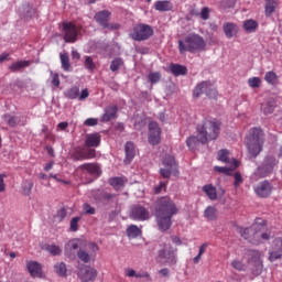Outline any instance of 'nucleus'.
I'll return each mask as SVG.
<instances>
[{"instance_id":"13","label":"nucleus","mask_w":282,"mask_h":282,"mask_svg":"<svg viewBox=\"0 0 282 282\" xmlns=\"http://www.w3.org/2000/svg\"><path fill=\"white\" fill-rule=\"evenodd\" d=\"M250 260L248 262L249 268L251 269L252 274L259 276L263 270V261L261 260V252L251 251L249 253Z\"/></svg>"},{"instance_id":"31","label":"nucleus","mask_w":282,"mask_h":282,"mask_svg":"<svg viewBox=\"0 0 282 282\" xmlns=\"http://www.w3.org/2000/svg\"><path fill=\"white\" fill-rule=\"evenodd\" d=\"M116 113H118V107L110 106L106 108L105 113L101 117L102 122H109V120H113V118H116Z\"/></svg>"},{"instance_id":"57","label":"nucleus","mask_w":282,"mask_h":282,"mask_svg":"<svg viewBox=\"0 0 282 282\" xmlns=\"http://www.w3.org/2000/svg\"><path fill=\"white\" fill-rule=\"evenodd\" d=\"M234 177H235V183H234L235 187L239 188V186H241V184L243 183V178L241 177L240 173H235Z\"/></svg>"},{"instance_id":"19","label":"nucleus","mask_w":282,"mask_h":282,"mask_svg":"<svg viewBox=\"0 0 282 282\" xmlns=\"http://www.w3.org/2000/svg\"><path fill=\"white\" fill-rule=\"evenodd\" d=\"M203 191L212 202H215V199H221L226 193L223 188L217 191V188L210 184L203 186Z\"/></svg>"},{"instance_id":"51","label":"nucleus","mask_w":282,"mask_h":282,"mask_svg":"<svg viewBox=\"0 0 282 282\" xmlns=\"http://www.w3.org/2000/svg\"><path fill=\"white\" fill-rule=\"evenodd\" d=\"M138 272L135 271V269L132 268H126L124 269V276H127L128 279H137Z\"/></svg>"},{"instance_id":"3","label":"nucleus","mask_w":282,"mask_h":282,"mask_svg":"<svg viewBox=\"0 0 282 282\" xmlns=\"http://www.w3.org/2000/svg\"><path fill=\"white\" fill-rule=\"evenodd\" d=\"M200 144L210 140H217L219 135V122L216 119H205L202 127L197 128Z\"/></svg>"},{"instance_id":"7","label":"nucleus","mask_w":282,"mask_h":282,"mask_svg":"<svg viewBox=\"0 0 282 282\" xmlns=\"http://www.w3.org/2000/svg\"><path fill=\"white\" fill-rule=\"evenodd\" d=\"M206 94L212 100H217V97L219 96V93H217V88L215 87V84L212 82H202L197 84V86L193 90V97L199 98L202 94Z\"/></svg>"},{"instance_id":"60","label":"nucleus","mask_w":282,"mask_h":282,"mask_svg":"<svg viewBox=\"0 0 282 282\" xmlns=\"http://www.w3.org/2000/svg\"><path fill=\"white\" fill-rule=\"evenodd\" d=\"M166 182H161L159 186L154 188V193L159 195L162 191H166Z\"/></svg>"},{"instance_id":"58","label":"nucleus","mask_w":282,"mask_h":282,"mask_svg":"<svg viewBox=\"0 0 282 282\" xmlns=\"http://www.w3.org/2000/svg\"><path fill=\"white\" fill-rule=\"evenodd\" d=\"M83 210L86 215H94L96 213V209L94 207L89 206V204H84Z\"/></svg>"},{"instance_id":"9","label":"nucleus","mask_w":282,"mask_h":282,"mask_svg":"<svg viewBox=\"0 0 282 282\" xmlns=\"http://www.w3.org/2000/svg\"><path fill=\"white\" fill-rule=\"evenodd\" d=\"M100 250L98 245L95 242H87L85 249H79L77 257L84 263H90V261H96V254Z\"/></svg>"},{"instance_id":"4","label":"nucleus","mask_w":282,"mask_h":282,"mask_svg":"<svg viewBox=\"0 0 282 282\" xmlns=\"http://www.w3.org/2000/svg\"><path fill=\"white\" fill-rule=\"evenodd\" d=\"M178 50L181 54L185 52H204L206 50V41L198 34H189L184 40L178 41Z\"/></svg>"},{"instance_id":"27","label":"nucleus","mask_w":282,"mask_h":282,"mask_svg":"<svg viewBox=\"0 0 282 282\" xmlns=\"http://www.w3.org/2000/svg\"><path fill=\"white\" fill-rule=\"evenodd\" d=\"M100 133H89L86 135L85 144L86 147H100Z\"/></svg>"},{"instance_id":"6","label":"nucleus","mask_w":282,"mask_h":282,"mask_svg":"<svg viewBox=\"0 0 282 282\" xmlns=\"http://www.w3.org/2000/svg\"><path fill=\"white\" fill-rule=\"evenodd\" d=\"M217 160L219 162H224L226 166H215L214 171L217 173H224L225 175H231L235 169H239V161L235 160V158L230 156V152L228 150H220L217 154Z\"/></svg>"},{"instance_id":"52","label":"nucleus","mask_w":282,"mask_h":282,"mask_svg":"<svg viewBox=\"0 0 282 282\" xmlns=\"http://www.w3.org/2000/svg\"><path fill=\"white\" fill-rule=\"evenodd\" d=\"M210 17V9H208L207 7H204L200 11V19H203V21H208Z\"/></svg>"},{"instance_id":"2","label":"nucleus","mask_w":282,"mask_h":282,"mask_svg":"<svg viewBox=\"0 0 282 282\" xmlns=\"http://www.w3.org/2000/svg\"><path fill=\"white\" fill-rule=\"evenodd\" d=\"M241 237L257 246L262 241H268L270 239V234L265 231V225L256 223L250 228L240 230Z\"/></svg>"},{"instance_id":"35","label":"nucleus","mask_w":282,"mask_h":282,"mask_svg":"<svg viewBox=\"0 0 282 282\" xmlns=\"http://www.w3.org/2000/svg\"><path fill=\"white\" fill-rule=\"evenodd\" d=\"M126 182H127V178H124V177H113V178H110L109 184L116 191H120V188H122V186H124Z\"/></svg>"},{"instance_id":"12","label":"nucleus","mask_w":282,"mask_h":282,"mask_svg":"<svg viewBox=\"0 0 282 282\" xmlns=\"http://www.w3.org/2000/svg\"><path fill=\"white\" fill-rule=\"evenodd\" d=\"M133 41H147L153 36V29L147 24H138L130 34Z\"/></svg>"},{"instance_id":"48","label":"nucleus","mask_w":282,"mask_h":282,"mask_svg":"<svg viewBox=\"0 0 282 282\" xmlns=\"http://www.w3.org/2000/svg\"><path fill=\"white\" fill-rule=\"evenodd\" d=\"M248 85L252 89H257L258 87H261V78L259 77H251L248 79Z\"/></svg>"},{"instance_id":"8","label":"nucleus","mask_w":282,"mask_h":282,"mask_svg":"<svg viewBox=\"0 0 282 282\" xmlns=\"http://www.w3.org/2000/svg\"><path fill=\"white\" fill-rule=\"evenodd\" d=\"M276 164L278 162L274 155L267 156L262 165L259 166L258 170L253 173V180H257V177H268V175L274 171Z\"/></svg>"},{"instance_id":"43","label":"nucleus","mask_w":282,"mask_h":282,"mask_svg":"<svg viewBox=\"0 0 282 282\" xmlns=\"http://www.w3.org/2000/svg\"><path fill=\"white\" fill-rule=\"evenodd\" d=\"M202 143V141H199V131L197 130V137L193 135V137H189L187 140H186V144L188 147V149H195V147H197V144Z\"/></svg>"},{"instance_id":"45","label":"nucleus","mask_w":282,"mask_h":282,"mask_svg":"<svg viewBox=\"0 0 282 282\" xmlns=\"http://www.w3.org/2000/svg\"><path fill=\"white\" fill-rule=\"evenodd\" d=\"M34 187V183L31 181H24L22 184V194L30 196L32 195V188Z\"/></svg>"},{"instance_id":"26","label":"nucleus","mask_w":282,"mask_h":282,"mask_svg":"<svg viewBox=\"0 0 282 282\" xmlns=\"http://www.w3.org/2000/svg\"><path fill=\"white\" fill-rule=\"evenodd\" d=\"M223 30L227 39H232V36H237L239 32V26L232 22H227L224 24Z\"/></svg>"},{"instance_id":"49","label":"nucleus","mask_w":282,"mask_h":282,"mask_svg":"<svg viewBox=\"0 0 282 282\" xmlns=\"http://www.w3.org/2000/svg\"><path fill=\"white\" fill-rule=\"evenodd\" d=\"M120 67H122V59L121 58L113 59L110 65L111 72H118Z\"/></svg>"},{"instance_id":"37","label":"nucleus","mask_w":282,"mask_h":282,"mask_svg":"<svg viewBox=\"0 0 282 282\" xmlns=\"http://www.w3.org/2000/svg\"><path fill=\"white\" fill-rule=\"evenodd\" d=\"M54 272H56L58 276H67V265L64 262H57L54 265Z\"/></svg>"},{"instance_id":"56","label":"nucleus","mask_w":282,"mask_h":282,"mask_svg":"<svg viewBox=\"0 0 282 282\" xmlns=\"http://www.w3.org/2000/svg\"><path fill=\"white\" fill-rule=\"evenodd\" d=\"M51 77H52V85H54V87H58L61 85V79L58 78V74L51 72Z\"/></svg>"},{"instance_id":"42","label":"nucleus","mask_w":282,"mask_h":282,"mask_svg":"<svg viewBox=\"0 0 282 282\" xmlns=\"http://www.w3.org/2000/svg\"><path fill=\"white\" fill-rule=\"evenodd\" d=\"M264 80H267L269 85H276V83H279V76L276 73L270 70L264 75Z\"/></svg>"},{"instance_id":"55","label":"nucleus","mask_w":282,"mask_h":282,"mask_svg":"<svg viewBox=\"0 0 282 282\" xmlns=\"http://www.w3.org/2000/svg\"><path fill=\"white\" fill-rule=\"evenodd\" d=\"M8 177V174H0V193H6V178Z\"/></svg>"},{"instance_id":"21","label":"nucleus","mask_w":282,"mask_h":282,"mask_svg":"<svg viewBox=\"0 0 282 282\" xmlns=\"http://www.w3.org/2000/svg\"><path fill=\"white\" fill-rule=\"evenodd\" d=\"M273 186L270 182L263 181L256 188L254 192L258 197H270L272 195Z\"/></svg>"},{"instance_id":"20","label":"nucleus","mask_w":282,"mask_h":282,"mask_svg":"<svg viewBox=\"0 0 282 282\" xmlns=\"http://www.w3.org/2000/svg\"><path fill=\"white\" fill-rule=\"evenodd\" d=\"M109 17H111V13L109 11H100L95 14V20L99 25H102V28H110L111 30H118V24L109 25Z\"/></svg>"},{"instance_id":"62","label":"nucleus","mask_w":282,"mask_h":282,"mask_svg":"<svg viewBox=\"0 0 282 282\" xmlns=\"http://www.w3.org/2000/svg\"><path fill=\"white\" fill-rule=\"evenodd\" d=\"M137 279H151V275L147 271L137 272Z\"/></svg>"},{"instance_id":"23","label":"nucleus","mask_w":282,"mask_h":282,"mask_svg":"<svg viewBox=\"0 0 282 282\" xmlns=\"http://www.w3.org/2000/svg\"><path fill=\"white\" fill-rule=\"evenodd\" d=\"M84 175H93V177H98L100 175V167L94 163H86L79 166Z\"/></svg>"},{"instance_id":"53","label":"nucleus","mask_w":282,"mask_h":282,"mask_svg":"<svg viewBox=\"0 0 282 282\" xmlns=\"http://www.w3.org/2000/svg\"><path fill=\"white\" fill-rule=\"evenodd\" d=\"M78 221H80V217H74L70 220V230H72V232H76V230H78Z\"/></svg>"},{"instance_id":"17","label":"nucleus","mask_w":282,"mask_h":282,"mask_svg":"<svg viewBox=\"0 0 282 282\" xmlns=\"http://www.w3.org/2000/svg\"><path fill=\"white\" fill-rule=\"evenodd\" d=\"M77 275L82 282H95L96 276H98V270H96V268L85 265L84 268L79 269Z\"/></svg>"},{"instance_id":"25","label":"nucleus","mask_w":282,"mask_h":282,"mask_svg":"<svg viewBox=\"0 0 282 282\" xmlns=\"http://www.w3.org/2000/svg\"><path fill=\"white\" fill-rule=\"evenodd\" d=\"M124 151H126L124 164H131V162H133V158H135V144H133V142L131 141L127 142L124 147Z\"/></svg>"},{"instance_id":"18","label":"nucleus","mask_w":282,"mask_h":282,"mask_svg":"<svg viewBox=\"0 0 282 282\" xmlns=\"http://www.w3.org/2000/svg\"><path fill=\"white\" fill-rule=\"evenodd\" d=\"M64 41L66 43H74L78 36V29L72 22L63 23Z\"/></svg>"},{"instance_id":"15","label":"nucleus","mask_w":282,"mask_h":282,"mask_svg":"<svg viewBox=\"0 0 282 282\" xmlns=\"http://www.w3.org/2000/svg\"><path fill=\"white\" fill-rule=\"evenodd\" d=\"M162 140V129L155 121H151L149 123V134H148V141L150 144L155 147L156 144H160V141Z\"/></svg>"},{"instance_id":"63","label":"nucleus","mask_w":282,"mask_h":282,"mask_svg":"<svg viewBox=\"0 0 282 282\" xmlns=\"http://www.w3.org/2000/svg\"><path fill=\"white\" fill-rule=\"evenodd\" d=\"M50 177H53L55 182H59L61 184H69V181L62 180L56 174H51Z\"/></svg>"},{"instance_id":"34","label":"nucleus","mask_w":282,"mask_h":282,"mask_svg":"<svg viewBox=\"0 0 282 282\" xmlns=\"http://www.w3.org/2000/svg\"><path fill=\"white\" fill-rule=\"evenodd\" d=\"M42 250L50 252V254H52L53 257H57L58 254H61V252H63L61 247L56 245H44L42 246Z\"/></svg>"},{"instance_id":"47","label":"nucleus","mask_w":282,"mask_h":282,"mask_svg":"<svg viewBox=\"0 0 282 282\" xmlns=\"http://www.w3.org/2000/svg\"><path fill=\"white\" fill-rule=\"evenodd\" d=\"M3 120L9 127H17V123L19 122L17 117H12L10 115H4Z\"/></svg>"},{"instance_id":"41","label":"nucleus","mask_w":282,"mask_h":282,"mask_svg":"<svg viewBox=\"0 0 282 282\" xmlns=\"http://www.w3.org/2000/svg\"><path fill=\"white\" fill-rule=\"evenodd\" d=\"M231 268L238 270V272H243L247 270L248 264L243 263V260L236 259L231 262Z\"/></svg>"},{"instance_id":"5","label":"nucleus","mask_w":282,"mask_h":282,"mask_svg":"<svg viewBox=\"0 0 282 282\" xmlns=\"http://www.w3.org/2000/svg\"><path fill=\"white\" fill-rule=\"evenodd\" d=\"M246 144L250 155L257 158L263 148V131L259 128H252L247 135Z\"/></svg>"},{"instance_id":"61","label":"nucleus","mask_w":282,"mask_h":282,"mask_svg":"<svg viewBox=\"0 0 282 282\" xmlns=\"http://www.w3.org/2000/svg\"><path fill=\"white\" fill-rule=\"evenodd\" d=\"M78 98L79 100H85L89 98V90L87 88L83 89Z\"/></svg>"},{"instance_id":"30","label":"nucleus","mask_w":282,"mask_h":282,"mask_svg":"<svg viewBox=\"0 0 282 282\" xmlns=\"http://www.w3.org/2000/svg\"><path fill=\"white\" fill-rule=\"evenodd\" d=\"M169 70L171 72V74H173L174 76H186L188 69L186 68V66H182L180 64H171L169 66Z\"/></svg>"},{"instance_id":"39","label":"nucleus","mask_w":282,"mask_h":282,"mask_svg":"<svg viewBox=\"0 0 282 282\" xmlns=\"http://www.w3.org/2000/svg\"><path fill=\"white\" fill-rule=\"evenodd\" d=\"M276 6H279V0H267L265 4V14L270 17L274 10H276Z\"/></svg>"},{"instance_id":"29","label":"nucleus","mask_w":282,"mask_h":282,"mask_svg":"<svg viewBox=\"0 0 282 282\" xmlns=\"http://www.w3.org/2000/svg\"><path fill=\"white\" fill-rule=\"evenodd\" d=\"M154 8L159 12H169L173 10V3L169 0H159L155 2Z\"/></svg>"},{"instance_id":"38","label":"nucleus","mask_w":282,"mask_h":282,"mask_svg":"<svg viewBox=\"0 0 282 282\" xmlns=\"http://www.w3.org/2000/svg\"><path fill=\"white\" fill-rule=\"evenodd\" d=\"M30 66V61H18V62H14L10 67L9 69L11 72H19V69H23L24 67H28Z\"/></svg>"},{"instance_id":"36","label":"nucleus","mask_w":282,"mask_h":282,"mask_svg":"<svg viewBox=\"0 0 282 282\" xmlns=\"http://www.w3.org/2000/svg\"><path fill=\"white\" fill-rule=\"evenodd\" d=\"M65 96L70 100H76V98L80 96V88H78L77 86H74L65 91Z\"/></svg>"},{"instance_id":"22","label":"nucleus","mask_w":282,"mask_h":282,"mask_svg":"<svg viewBox=\"0 0 282 282\" xmlns=\"http://www.w3.org/2000/svg\"><path fill=\"white\" fill-rule=\"evenodd\" d=\"M282 258V238H276L273 241L272 250L269 252V260L276 261Z\"/></svg>"},{"instance_id":"10","label":"nucleus","mask_w":282,"mask_h":282,"mask_svg":"<svg viewBox=\"0 0 282 282\" xmlns=\"http://www.w3.org/2000/svg\"><path fill=\"white\" fill-rule=\"evenodd\" d=\"M163 167L160 169V175L165 180H169L171 175H177V163L175 158L171 154H166L162 160Z\"/></svg>"},{"instance_id":"16","label":"nucleus","mask_w":282,"mask_h":282,"mask_svg":"<svg viewBox=\"0 0 282 282\" xmlns=\"http://www.w3.org/2000/svg\"><path fill=\"white\" fill-rule=\"evenodd\" d=\"M26 270L33 279H45V272H43V264L37 261H26Z\"/></svg>"},{"instance_id":"32","label":"nucleus","mask_w":282,"mask_h":282,"mask_svg":"<svg viewBox=\"0 0 282 282\" xmlns=\"http://www.w3.org/2000/svg\"><path fill=\"white\" fill-rule=\"evenodd\" d=\"M127 235H128L129 239H135V238L140 237V235H142V229H140L135 225H130L127 228Z\"/></svg>"},{"instance_id":"50","label":"nucleus","mask_w":282,"mask_h":282,"mask_svg":"<svg viewBox=\"0 0 282 282\" xmlns=\"http://www.w3.org/2000/svg\"><path fill=\"white\" fill-rule=\"evenodd\" d=\"M148 78L152 83V85H155V83H160V78H162V75H160V73H150L148 75Z\"/></svg>"},{"instance_id":"28","label":"nucleus","mask_w":282,"mask_h":282,"mask_svg":"<svg viewBox=\"0 0 282 282\" xmlns=\"http://www.w3.org/2000/svg\"><path fill=\"white\" fill-rule=\"evenodd\" d=\"M80 246H83V242L80 240L74 239L68 241L65 246L66 256L72 259V252H74V250H78Z\"/></svg>"},{"instance_id":"14","label":"nucleus","mask_w":282,"mask_h":282,"mask_svg":"<svg viewBox=\"0 0 282 282\" xmlns=\"http://www.w3.org/2000/svg\"><path fill=\"white\" fill-rule=\"evenodd\" d=\"M130 218L134 221H147L151 219V213L142 205H133L130 209Z\"/></svg>"},{"instance_id":"40","label":"nucleus","mask_w":282,"mask_h":282,"mask_svg":"<svg viewBox=\"0 0 282 282\" xmlns=\"http://www.w3.org/2000/svg\"><path fill=\"white\" fill-rule=\"evenodd\" d=\"M205 217L209 221H214V219H217V208L209 206L205 209Z\"/></svg>"},{"instance_id":"1","label":"nucleus","mask_w":282,"mask_h":282,"mask_svg":"<svg viewBox=\"0 0 282 282\" xmlns=\"http://www.w3.org/2000/svg\"><path fill=\"white\" fill-rule=\"evenodd\" d=\"M173 215H177V207L175 206V203L169 197L160 198L158 200L155 216L158 227L161 232H166V230L171 228V219H173Z\"/></svg>"},{"instance_id":"11","label":"nucleus","mask_w":282,"mask_h":282,"mask_svg":"<svg viewBox=\"0 0 282 282\" xmlns=\"http://www.w3.org/2000/svg\"><path fill=\"white\" fill-rule=\"evenodd\" d=\"M158 259L167 265H175L177 263V249L165 245L162 250L159 251Z\"/></svg>"},{"instance_id":"44","label":"nucleus","mask_w":282,"mask_h":282,"mask_svg":"<svg viewBox=\"0 0 282 282\" xmlns=\"http://www.w3.org/2000/svg\"><path fill=\"white\" fill-rule=\"evenodd\" d=\"M257 28H259V24L254 20H247L243 23V29L246 30V32H254Z\"/></svg>"},{"instance_id":"59","label":"nucleus","mask_w":282,"mask_h":282,"mask_svg":"<svg viewBox=\"0 0 282 282\" xmlns=\"http://www.w3.org/2000/svg\"><path fill=\"white\" fill-rule=\"evenodd\" d=\"M84 124L86 127H96V124H98V119L96 118H88L85 120Z\"/></svg>"},{"instance_id":"64","label":"nucleus","mask_w":282,"mask_h":282,"mask_svg":"<svg viewBox=\"0 0 282 282\" xmlns=\"http://www.w3.org/2000/svg\"><path fill=\"white\" fill-rule=\"evenodd\" d=\"M207 248H208V243H206V242L203 243V245L199 247V251H198L199 257H202V254H204V252H206Z\"/></svg>"},{"instance_id":"24","label":"nucleus","mask_w":282,"mask_h":282,"mask_svg":"<svg viewBox=\"0 0 282 282\" xmlns=\"http://www.w3.org/2000/svg\"><path fill=\"white\" fill-rule=\"evenodd\" d=\"M96 158V150L77 149L74 153L75 160H91Z\"/></svg>"},{"instance_id":"46","label":"nucleus","mask_w":282,"mask_h":282,"mask_svg":"<svg viewBox=\"0 0 282 282\" xmlns=\"http://www.w3.org/2000/svg\"><path fill=\"white\" fill-rule=\"evenodd\" d=\"M61 63H62V67L65 72H69V56H67V54H61Z\"/></svg>"},{"instance_id":"33","label":"nucleus","mask_w":282,"mask_h":282,"mask_svg":"<svg viewBox=\"0 0 282 282\" xmlns=\"http://www.w3.org/2000/svg\"><path fill=\"white\" fill-rule=\"evenodd\" d=\"M274 107H276L274 100L264 101L261 105V111L264 113V116H270V113L274 111Z\"/></svg>"},{"instance_id":"54","label":"nucleus","mask_w":282,"mask_h":282,"mask_svg":"<svg viewBox=\"0 0 282 282\" xmlns=\"http://www.w3.org/2000/svg\"><path fill=\"white\" fill-rule=\"evenodd\" d=\"M85 67L86 69H96V65L94 64V59H91V57H85Z\"/></svg>"}]
</instances>
